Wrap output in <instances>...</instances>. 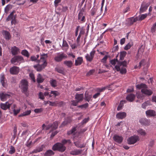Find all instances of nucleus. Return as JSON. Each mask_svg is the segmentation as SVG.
<instances>
[{
    "instance_id": "4be33fe9",
    "label": "nucleus",
    "mask_w": 156,
    "mask_h": 156,
    "mask_svg": "<svg viewBox=\"0 0 156 156\" xmlns=\"http://www.w3.org/2000/svg\"><path fill=\"white\" fill-rule=\"evenodd\" d=\"M126 115V112H119L116 114V117L118 119H122L125 118Z\"/></svg>"
},
{
    "instance_id": "09e8293b",
    "label": "nucleus",
    "mask_w": 156,
    "mask_h": 156,
    "mask_svg": "<svg viewBox=\"0 0 156 156\" xmlns=\"http://www.w3.org/2000/svg\"><path fill=\"white\" fill-rule=\"evenodd\" d=\"M15 149L14 147L12 146H11L10 148V150L9 151V154H12L15 152Z\"/></svg>"
},
{
    "instance_id": "39448f33",
    "label": "nucleus",
    "mask_w": 156,
    "mask_h": 156,
    "mask_svg": "<svg viewBox=\"0 0 156 156\" xmlns=\"http://www.w3.org/2000/svg\"><path fill=\"white\" fill-rule=\"evenodd\" d=\"M139 140V137L137 136H133L129 138L127 140L128 144H133Z\"/></svg>"
},
{
    "instance_id": "aec40b11",
    "label": "nucleus",
    "mask_w": 156,
    "mask_h": 156,
    "mask_svg": "<svg viewBox=\"0 0 156 156\" xmlns=\"http://www.w3.org/2000/svg\"><path fill=\"white\" fill-rule=\"evenodd\" d=\"M83 98V94H76L75 95V99L79 102L82 101Z\"/></svg>"
},
{
    "instance_id": "6ab92c4d",
    "label": "nucleus",
    "mask_w": 156,
    "mask_h": 156,
    "mask_svg": "<svg viewBox=\"0 0 156 156\" xmlns=\"http://www.w3.org/2000/svg\"><path fill=\"white\" fill-rule=\"evenodd\" d=\"M0 82L2 84V86L4 87H6L7 86L6 84V80L5 79V77L4 75H1L0 78Z\"/></svg>"
},
{
    "instance_id": "423d86ee",
    "label": "nucleus",
    "mask_w": 156,
    "mask_h": 156,
    "mask_svg": "<svg viewBox=\"0 0 156 156\" xmlns=\"http://www.w3.org/2000/svg\"><path fill=\"white\" fill-rule=\"evenodd\" d=\"M40 59L37 60V62L38 63H40L42 62L43 64H45L47 65V62H46V59L48 58V55L47 54H41L40 55Z\"/></svg>"
},
{
    "instance_id": "4c0bfd02",
    "label": "nucleus",
    "mask_w": 156,
    "mask_h": 156,
    "mask_svg": "<svg viewBox=\"0 0 156 156\" xmlns=\"http://www.w3.org/2000/svg\"><path fill=\"white\" fill-rule=\"evenodd\" d=\"M64 63L69 67H71L73 64L71 61H65L64 62Z\"/></svg>"
},
{
    "instance_id": "f257e3e1",
    "label": "nucleus",
    "mask_w": 156,
    "mask_h": 156,
    "mask_svg": "<svg viewBox=\"0 0 156 156\" xmlns=\"http://www.w3.org/2000/svg\"><path fill=\"white\" fill-rule=\"evenodd\" d=\"M21 88L22 92L27 97L29 95L28 91V83L27 80H22L20 82Z\"/></svg>"
},
{
    "instance_id": "ddd939ff",
    "label": "nucleus",
    "mask_w": 156,
    "mask_h": 156,
    "mask_svg": "<svg viewBox=\"0 0 156 156\" xmlns=\"http://www.w3.org/2000/svg\"><path fill=\"white\" fill-rule=\"evenodd\" d=\"M113 138L115 142L119 144L121 143L123 140V138L122 136L117 135H114Z\"/></svg>"
},
{
    "instance_id": "393cba45",
    "label": "nucleus",
    "mask_w": 156,
    "mask_h": 156,
    "mask_svg": "<svg viewBox=\"0 0 156 156\" xmlns=\"http://www.w3.org/2000/svg\"><path fill=\"white\" fill-rule=\"evenodd\" d=\"M44 80V79L42 77V75L40 73L38 74L37 78V83H42Z\"/></svg>"
},
{
    "instance_id": "338daca9",
    "label": "nucleus",
    "mask_w": 156,
    "mask_h": 156,
    "mask_svg": "<svg viewBox=\"0 0 156 156\" xmlns=\"http://www.w3.org/2000/svg\"><path fill=\"white\" fill-rule=\"evenodd\" d=\"M68 124L67 122L65 120L64 121H63L62 123L61 124L60 126H59L60 128L63 127L67 125Z\"/></svg>"
},
{
    "instance_id": "20e7f679",
    "label": "nucleus",
    "mask_w": 156,
    "mask_h": 156,
    "mask_svg": "<svg viewBox=\"0 0 156 156\" xmlns=\"http://www.w3.org/2000/svg\"><path fill=\"white\" fill-rule=\"evenodd\" d=\"M67 58V55L64 53H59L58 55L55 57L54 60L56 62H60L63 59L66 58Z\"/></svg>"
},
{
    "instance_id": "9d476101",
    "label": "nucleus",
    "mask_w": 156,
    "mask_h": 156,
    "mask_svg": "<svg viewBox=\"0 0 156 156\" xmlns=\"http://www.w3.org/2000/svg\"><path fill=\"white\" fill-rule=\"evenodd\" d=\"M10 96L9 94L5 93V92H1L0 93V98L2 101H6L7 99L9 98Z\"/></svg>"
},
{
    "instance_id": "69168bd1",
    "label": "nucleus",
    "mask_w": 156,
    "mask_h": 156,
    "mask_svg": "<svg viewBox=\"0 0 156 156\" xmlns=\"http://www.w3.org/2000/svg\"><path fill=\"white\" fill-rule=\"evenodd\" d=\"M97 9L96 8H93L91 10V14L94 16L96 12Z\"/></svg>"
},
{
    "instance_id": "f704fd0d",
    "label": "nucleus",
    "mask_w": 156,
    "mask_h": 156,
    "mask_svg": "<svg viewBox=\"0 0 156 156\" xmlns=\"http://www.w3.org/2000/svg\"><path fill=\"white\" fill-rule=\"evenodd\" d=\"M136 87L137 88L139 89H143L145 88H147V85L144 83H141L140 84H138L136 86Z\"/></svg>"
},
{
    "instance_id": "3c124183",
    "label": "nucleus",
    "mask_w": 156,
    "mask_h": 156,
    "mask_svg": "<svg viewBox=\"0 0 156 156\" xmlns=\"http://www.w3.org/2000/svg\"><path fill=\"white\" fill-rule=\"evenodd\" d=\"M88 105H89L88 104V103H87L84 104H83V105H79L78 106V107L79 108H87L88 106Z\"/></svg>"
},
{
    "instance_id": "603ef678",
    "label": "nucleus",
    "mask_w": 156,
    "mask_h": 156,
    "mask_svg": "<svg viewBox=\"0 0 156 156\" xmlns=\"http://www.w3.org/2000/svg\"><path fill=\"white\" fill-rule=\"evenodd\" d=\"M43 108H36L34 110V112L36 113H41L43 111Z\"/></svg>"
},
{
    "instance_id": "ea45409f",
    "label": "nucleus",
    "mask_w": 156,
    "mask_h": 156,
    "mask_svg": "<svg viewBox=\"0 0 156 156\" xmlns=\"http://www.w3.org/2000/svg\"><path fill=\"white\" fill-rule=\"evenodd\" d=\"M43 149V145H42L41 147H39L36 149L32 151V153H37L38 152H40L42 151Z\"/></svg>"
},
{
    "instance_id": "5fc2aeb1",
    "label": "nucleus",
    "mask_w": 156,
    "mask_h": 156,
    "mask_svg": "<svg viewBox=\"0 0 156 156\" xmlns=\"http://www.w3.org/2000/svg\"><path fill=\"white\" fill-rule=\"evenodd\" d=\"M138 132L141 135L144 136L146 134L145 131L142 129L138 130Z\"/></svg>"
},
{
    "instance_id": "dca6fc26",
    "label": "nucleus",
    "mask_w": 156,
    "mask_h": 156,
    "mask_svg": "<svg viewBox=\"0 0 156 156\" xmlns=\"http://www.w3.org/2000/svg\"><path fill=\"white\" fill-rule=\"evenodd\" d=\"M141 92L146 95L148 96H150L151 95L152 93V91L150 90H148L147 89V88H144L141 89Z\"/></svg>"
},
{
    "instance_id": "473e14b6",
    "label": "nucleus",
    "mask_w": 156,
    "mask_h": 156,
    "mask_svg": "<svg viewBox=\"0 0 156 156\" xmlns=\"http://www.w3.org/2000/svg\"><path fill=\"white\" fill-rule=\"evenodd\" d=\"M80 142L79 141H77L74 142V144L76 147L79 148H82L85 147V144H83L81 145L80 144Z\"/></svg>"
},
{
    "instance_id": "f8f14e48",
    "label": "nucleus",
    "mask_w": 156,
    "mask_h": 156,
    "mask_svg": "<svg viewBox=\"0 0 156 156\" xmlns=\"http://www.w3.org/2000/svg\"><path fill=\"white\" fill-rule=\"evenodd\" d=\"M19 69L18 67L13 66L10 69V73L12 74H16L18 73Z\"/></svg>"
},
{
    "instance_id": "a878e982",
    "label": "nucleus",
    "mask_w": 156,
    "mask_h": 156,
    "mask_svg": "<svg viewBox=\"0 0 156 156\" xmlns=\"http://www.w3.org/2000/svg\"><path fill=\"white\" fill-rule=\"evenodd\" d=\"M20 61V57L19 56H15L12 58L11 60L12 63L16 64V62H18Z\"/></svg>"
},
{
    "instance_id": "f3484780",
    "label": "nucleus",
    "mask_w": 156,
    "mask_h": 156,
    "mask_svg": "<svg viewBox=\"0 0 156 156\" xmlns=\"http://www.w3.org/2000/svg\"><path fill=\"white\" fill-rule=\"evenodd\" d=\"M138 20L137 17H136L134 18H130L128 19L127 25L128 26H130L133 25L134 22H136Z\"/></svg>"
},
{
    "instance_id": "2f4dec72",
    "label": "nucleus",
    "mask_w": 156,
    "mask_h": 156,
    "mask_svg": "<svg viewBox=\"0 0 156 156\" xmlns=\"http://www.w3.org/2000/svg\"><path fill=\"white\" fill-rule=\"evenodd\" d=\"M52 130L56 129L58 126V122L56 121L54 122L52 124H51Z\"/></svg>"
},
{
    "instance_id": "cd10ccee",
    "label": "nucleus",
    "mask_w": 156,
    "mask_h": 156,
    "mask_svg": "<svg viewBox=\"0 0 156 156\" xmlns=\"http://www.w3.org/2000/svg\"><path fill=\"white\" fill-rule=\"evenodd\" d=\"M83 58L82 57H79L75 60V65L77 66L80 65L83 62Z\"/></svg>"
},
{
    "instance_id": "b1692460",
    "label": "nucleus",
    "mask_w": 156,
    "mask_h": 156,
    "mask_svg": "<svg viewBox=\"0 0 156 156\" xmlns=\"http://www.w3.org/2000/svg\"><path fill=\"white\" fill-rule=\"evenodd\" d=\"M82 150H76L72 151L70 152V154L73 155H78L80 154L82 152Z\"/></svg>"
},
{
    "instance_id": "72a5a7b5",
    "label": "nucleus",
    "mask_w": 156,
    "mask_h": 156,
    "mask_svg": "<svg viewBox=\"0 0 156 156\" xmlns=\"http://www.w3.org/2000/svg\"><path fill=\"white\" fill-rule=\"evenodd\" d=\"M77 127V126L76 127H73L71 130L68 131L67 133V135H69L73 134L74 135L75 134L74 132L76 130V128Z\"/></svg>"
},
{
    "instance_id": "1a4fd4ad",
    "label": "nucleus",
    "mask_w": 156,
    "mask_h": 156,
    "mask_svg": "<svg viewBox=\"0 0 156 156\" xmlns=\"http://www.w3.org/2000/svg\"><path fill=\"white\" fill-rule=\"evenodd\" d=\"M46 66L47 65H46L45 64L42 63L40 65L39 64V63H38L37 65H34L33 67L37 71L41 72L44 69Z\"/></svg>"
},
{
    "instance_id": "bb28decb",
    "label": "nucleus",
    "mask_w": 156,
    "mask_h": 156,
    "mask_svg": "<svg viewBox=\"0 0 156 156\" xmlns=\"http://www.w3.org/2000/svg\"><path fill=\"white\" fill-rule=\"evenodd\" d=\"M126 54L127 53L126 51L120 52L119 54V60H123Z\"/></svg>"
},
{
    "instance_id": "5701e85b",
    "label": "nucleus",
    "mask_w": 156,
    "mask_h": 156,
    "mask_svg": "<svg viewBox=\"0 0 156 156\" xmlns=\"http://www.w3.org/2000/svg\"><path fill=\"white\" fill-rule=\"evenodd\" d=\"M92 98V95L89 94L88 92L86 91L85 93L84 99L85 101L89 102Z\"/></svg>"
},
{
    "instance_id": "052dcab7",
    "label": "nucleus",
    "mask_w": 156,
    "mask_h": 156,
    "mask_svg": "<svg viewBox=\"0 0 156 156\" xmlns=\"http://www.w3.org/2000/svg\"><path fill=\"white\" fill-rule=\"evenodd\" d=\"M116 59V58L111 60L110 61V63L112 65H115L116 64V62H117V60Z\"/></svg>"
},
{
    "instance_id": "f03ea898",
    "label": "nucleus",
    "mask_w": 156,
    "mask_h": 156,
    "mask_svg": "<svg viewBox=\"0 0 156 156\" xmlns=\"http://www.w3.org/2000/svg\"><path fill=\"white\" fill-rule=\"evenodd\" d=\"M52 149L54 151H58L59 152H63L66 149V147L61 143H57L53 145Z\"/></svg>"
},
{
    "instance_id": "58836bf2",
    "label": "nucleus",
    "mask_w": 156,
    "mask_h": 156,
    "mask_svg": "<svg viewBox=\"0 0 156 156\" xmlns=\"http://www.w3.org/2000/svg\"><path fill=\"white\" fill-rule=\"evenodd\" d=\"M126 67H120V70L117 71H120V73L122 74H125L127 72L126 68Z\"/></svg>"
},
{
    "instance_id": "e433bc0d",
    "label": "nucleus",
    "mask_w": 156,
    "mask_h": 156,
    "mask_svg": "<svg viewBox=\"0 0 156 156\" xmlns=\"http://www.w3.org/2000/svg\"><path fill=\"white\" fill-rule=\"evenodd\" d=\"M3 34L6 39L9 40L10 39V36L9 33L8 32L6 31H4Z\"/></svg>"
},
{
    "instance_id": "680f3d73",
    "label": "nucleus",
    "mask_w": 156,
    "mask_h": 156,
    "mask_svg": "<svg viewBox=\"0 0 156 156\" xmlns=\"http://www.w3.org/2000/svg\"><path fill=\"white\" fill-rule=\"evenodd\" d=\"M58 131H55L54 132H53V133H52L51 134V136H50V138H51V139H52L53 137L58 133Z\"/></svg>"
},
{
    "instance_id": "79ce46f5",
    "label": "nucleus",
    "mask_w": 156,
    "mask_h": 156,
    "mask_svg": "<svg viewBox=\"0 0 156 156\" xmlns=\"http://www.w3.org/2000/svg\"><path fill=\"white\" fill-rule=\"evenodd\" d=\"M31 113V111L30 110H29L25 111L23 112V113H22L21 115H20V116H25L27 115H29L30 113Z\"/></svg>"
},
{
    "instance_id": "c9c22d12",
    "label": "nucleus",
    "mask_w": 156,
    "mask_h": 156,
    "mask_svg": "<svg viewBox=\"0 0 156 156\" xmlns=\"http://www.w3.org/2000/svg\"><path fill=\"white\" fill-rule=\"evenodd\" d=\"M21 54L23 56L28 58L29 57L30 54L25 49L22 50Z\"/></svg>"
},
{
    "instance_id": "c03bdc74",
    "label": "nucleus",
    "mask_w": 156,
    "mask_h": 156,
    "mask_svg": "<svg viewBox=\"0 0 156 156\" xmlns=\"http://www.w3.org/2000/svg\"><path fill=\"white\" fill-rule=\"evenodd\" d=\"M156 22L153 24L151 27V31L152 33H154L156 30Z\"/></svg>"
},
{
    "instance_id": "8fccbe9b",
    "label": "nucleus",
    "mask_w": 156,
    "mask_h": 156,
    "mask_svg": "<svg viewBox=\"0 0 156 156\" xmlns=\"http://www.w3.org/2000/svg\"><path fill=\"white\" fill-rule=\"evenodd\" d=\"M29 76L32 81L34 82H35L36 81L34 74L33 73H30L29 74Z\"/></svg>"
},
{
    "instance_id": "4d7b16f0",
    "label": "nucleus",
    "mask_w": 156,
    "mask_h": 156,
    "mask_svg": "<svg viewBox=\"0 0 156 156\" xmlns=\"http://www.w3.org/2000/svg\"><path fill=\"white\" fill-rule=\"evenodd\" d=\"M145 61L144 60H142L139 63V68H140L141 66H145Z\"/></svg>"
},
{
    "instance_id": "e2e57ef3",
    "label": "nucleus",
    "mask_w": 156,
    "mask_h": 156,
    "mask_svg": "<svg viewBox=\"0 0 156 156\" xmlns=\"http://www.w3.org/2000/svg\"><path fill=\"white\" fill-rule=\"evenodd\" d=\"M89 117L85 118L82 122L81 123L82 124L86 123L89 120Z\"/></svg>"
},
{
    "instance_id": "2eb2a0df",
    "label": "nucleus",
    "mask_w": 156,
    "mask_h": 156,
    "mask_svg": "<svg viewBox=\"0 0 156 156\" xmlns=\"http://www.w3.org/2000/svg\"><path fill=\"white\" fill-rule=\"evenodd\" d=\"M146 114L148 117H154L156 115L155 112L153 110H149L146 111Z\"/></svg>"
},
{
    "instance_id": "a19ab883",
    "label": "nucleus",
    "mask_w": 156,
    "mask_h": 156,
    "mask_svg": "<svg viewBox=\"0 0 156 156\" xmlns=\"http://www.w3.org/2000/svg\"><path fill=\"white\" fill-rule=\"evenodd\" d=\"M126 100H122L121 101L120 103L117 108V110H120L122 109V107L123 106V103L122 102H124V103H126Z\"/></svg>"
},
{
    "instance_id": "0eeeda50",
    "label": "nucleus",
    "mask_w": 156,
    "mask_h": 156,
    "mask_svg": "<svg viewBox=\"0 0 156 156\" xmlns=\"http://www.w3.org/2000/svg\"><path fill=\"white\" fill-rule=\"evenodd\" d=\"M150 2L146 3V2H143L141 4L140 9V13L143 12L147 10L148 6L150 5Z\"/></svg>"
},
{
    "instance_id": "9b49d317",
    "label": "nucleus",
    "mask_w": 156,
    "mask_h": 156,
    "mask_svg": "<svg viewBox=\"0 0 156 156\" xmlns=\"http://www.w3.org/2000/svg\"><path fill=\"white\" fill-rule=\"evenodd\" d=\"M15 12L14 11L12 12L7 17L6 20L7 21L11 20V23L12 24H13V22L15 21V16L14 15V14Z\"/></svg>"
},
{
    "instance_id": "13d9d810",
    "label": "nucleus",
    "mask_w": 156,
    "mask_h": 156,
    "mask_svg": "<svg viewBox=\"0 0 156 156\" xmlns=\"http://www.w3.org/2000/svg\"><path fill=\"white\" fill-rule=\"evenodd\" d=\"M71 105L74 106H76L77 105L78 103L79 102L73 100L71 101Z\"/></svg>"
},
{
    "instance_id": "6e6552de",
    "label": "nucleus",
    "mask_w": 156,
    "mask_h": 156,
    "mask_svg": "<svg viewBox=\"0 0 156 156\" xmlns=\"http://www.w3.org/2000/svg\"><path fill=\"white\" fill-rule=\"evenodd\" d=\"M95 53V51L93 50L90 52V54H87L85 56L87 61L88 62H91L93 59Z\"/></svg>"
},
{
    "instance_id": "c756f323",
    "label": "nucleus",
    "mask_w": 156,
    "mask_h": 156,
    "mask_svg": "<svg viewBox=\"0 0 156 156\" xmlns=\"http://www.w3.org/2000/svg\"><path fill=\"white\" fill-rule=\"evenodd\" d=\"M19 49L16 46H14L11 49V52L13 55H15L17 54Z\"/></svg>"
},
{
    "instance_id": "37998d69",
    "label": "nucleus",
    "mask_w": 156,
    "mask_h": 156,
    "mask_svg": "<svg viewBox=\"0 0 156 156\" xmlns=\"http://www.w3.org/2000/svg\"><path fill=\"white\" fill-rule=\"evenodd\" d=\"M50 84L51 86L55 87L57 86V82L55 80H52L50 81Z\"/></svg>"
},
{
    "instance_id": "49530a36",
    "label": "nucleus",
    "mask_w": 156,
    "mask_h": 156,
    "mask_svg": "<svg viewBox=\"0 0 156 156\" xmlns=\"http://www.w3.org/2000/svg\"><path fill=\"white\" fill-rule=\"evenodd\" d=\"M144 46L142 45L140 47L138 51V54L139 53H142L144 51Z\"/></svg>"
},
{
    "instance_id": "7ed1b4c3",
    "label": "nucleus",
    "mask_w": 156,
    "mask_h": 156,
    "mask_svg": "<svg viewBox=\"0 0 156 156\" xmlns=\"http://www.w3.org/2000/svg\"><path fill=\"white\" fill-rule=\"evenodd\" d=\"M117 64L115 66V68L117 71H119L120 70L121 67H126L127 66V62L126 60L122 61V60H118L116 58Z\"/></svg>"
},
{
    "instance_id": "7c9ffc66",
    "label": "nucleus",
    "mask_w": 156,
    "mask_h": 156,
    "mask_svg": "<svg viewBox=\"0 0 156 156\" xmlns=\"http://www.w3.org/2000/svg\"><path fill=\"white\" fill-rule=\"evenodd\" d=\"M55 70L58 73L62 74L64 75L65 74L64 71V69L63 68L61 67H56L55 68Z\"/></svg>"
},
{
    "instance_id": "4468645a",
    "label": "nucleus",
    "mask_w": 156,
    "mask_h": 156,
    "mask_svg": "<svg viewBox=\"0 0 156 156\" xmlns=\"http://www.w3.org/2000/svg\"><path fill=\"white\" fill-rule=\"evenodd\" d=\"M12 104V103H9L8 102H6L5 104L1 103L0 105L2 109L6 110L8 108H9Z\"/></svg>"
},
{
    "instance_id": "0e129e2a",
    "label": "nucleus",
    "mask_w": 156,
    "mask_h": 156,
    "mask_svg": "<svg viewBox=\"0 0 156 156\" xmlns=\"http://www.w3.org/2000/svg\"><path fill=\"white\" fill-rule=\"evenodd\" d=\"M94 69L90 70L89 71L87 74V76H89L93 74L94 73Z\"/></svg>"
},
{
    "instance_id": "6e6d98bb",
    "label": "nucleus",
    "mask_w": 156,
    "mask_h": 156,
    "mask_svg": "<svg viewBox=\"0 0 156 156\" xmlns=\"http://www.w3.org/2000/svg\"><path fill=\"white\" fill-rule=\"evenodd\" d=\"M51 94H53L55 95V97L59 95V93L57 91H52L51 92Z\"/></svg>"
},
{
    "instance_id": "864d4df0",
    "label": "nucleus",
    "mask_w": 156,
    "mask_h": 156,
    "mask_svg": "<svg viewBox=\"0 0 156 156\" xmlns=\"http://www.w3.org/2000/svg\"><path fill=\"white\" fill-rule=\"evenodd\" d=\"M147 14H142L141 15L139 18V20L141 21L142 20L144 19L145 18H146L147 16Z\"/></svg>"
},
{
    "instance_id": "412c9836",
    "label": "nucleus",
    "mask_w": 156,
    "mask_h": 156,
    "mask_svg": "<svg viewBox=\"0 0 156 156\" xmlns=\"http://www.w3.org/2000/svg\"><path fill=\"white\" fill-rule=\"evenodd\" d=\"M139 122L142 125H148L150 124V121L144 118H141Z\"/></svg>"
},
{
    "instance_id": "c85d7f7f",
    "label": "nucleus",
    "mask_w": 156,
    "mask_h": 156,
    "mask_svg": "<svg viewBox=\"0 0 156 156\" xmlns=\"http://www.w3.org/2000/svg\"><path fill=\"white\" fill-rule=\"evenodd\" d=\"M55 154L54 152L52 150H48L46 151L44 155V156H51L54 155Z\"/></svg>"
},
{
    "instance_id": "774afa93",
    "label": "nucleus",
    "mask_w": 156,
    "mask_h": 156,
    "mask_svg": "<svg viewBox=\"0 0 156 156\" xmlns=\"http://www.w3.org/2000/svg\"><path fill=\"white\" fill-rule=\"evenodd\" d=\"M119 49L118 45H117L115 47H113L112 49V52H115L116 51H117Z\"/></svg>"
},
{
    "instance_id": "de8ad7c7",
    "label": "nucleus",
    "mask_w": 156,
    "mask_h": 156,
    "mask_svg": "<svg viewBox=\"0 0 156 156\" xmlns=\"http://www.w3.org/2000/svg\"><path fill=\"white\" fill-rule=\"evenodd\" d=\"M132 45L133 44H131L130 43H129L124 47V49L125 50H128L130 48Z\"/></svg>"
},
{
    "instance_id": "a211bd4d",
    "label": "nucleus",
    "mask_w": 156,
    "mask_h": 156,
    "mask_svg": "<svg viewBox=\"0 0 156 156\" xmlns=\"http://www.w3.org/2000/svg\"><path fill=\"white\" fill-rule=\"evenodd\" d=\"M135 98V95L133 94H130L127 95L126 98L127 101L129 102L133 101Z\"/></svg>"
},
{
    "instance_id": "a18cd8bd",
    "label": "nucleus",
    "mask_w": 156,
    "mask_h": 156,
    "mask_svg": "<svg viewBox=\"0 0 156 156\" xmlns=\"http://www.w3.org/2000/svg\"><path fill=\"white\" fill-rule=\"evenodd\" d=\"M109 57V56L108 55H105L104 57L101 60V62L103 63H106L107 60Z\"/></svg>"
},
{
    "instance_id": "bf43d9fd",
    "label": "nucleus",
    "mask_w": 156,
    "mask_h": 156,
    "mask_svg": "<svg viewBox=\"0 0 156 156\" xmlns=\"http://www.w3.org/2000/svg\"><path fill=\"white\" fill-rule=\"evenodd\" d=\"M62 47H66L67 48L69 47V45H68V44L67 43L66 41L64 40H63V44H62Z\"/></svg>"
}]
</instances>
